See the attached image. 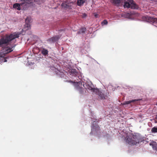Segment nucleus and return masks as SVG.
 I'll return each instance as SVG.
<instances>
[{"instance_id": "nucleus-1", "label": "nucleus", "mask_w": 157, "mask_h": 157, "mask_svg": "<svg viewBox=\"0 0 157 157\" xmlns=\"http://www.w3.org/2000/svg\"><path fill=\"white\" fill-rule=\"evenodd\" d=\"M21 34V33L20 32L13 33L10 35H6L0 39V47L3 49L0 52V63L7 61V57L6 58L5 57L6 55L12 52L13 50V48L15 47V46L9 47L8 45L11 43L13 40L19 37Z\"/></svg>"}, {"instance_id": "nucleus-2", "label": "nucleus", "mask_w": 157, "mask_h": 157, "mask_svg": "<svg viewBox=\"0 0 157 157\" xmlns=\"http://www.w3.org/2000/svg\"><path fill=\"white\" fill-rule=\"evenodd\" d=\"M68 81L72 83L75 88L81 94H83L84 93L83 87L86 89L88 92H91L93 93V92H97L98 90V88H94V86L89 80L84 82L81 80L75 82L71 80Z\"/></svg>"}, {"instance_id": "nucleus-3", "label": "nucleus", "mask_w": 157, "mask_h": 157, "mask_svg": "<svg viewBox=\"0 0 157 157\" xmlns=\"http://www.w3.org/2000/svg\"><path fill=\"white\" fill-rule=\"evenodd\" d=\"M125 140L126 142L129 144L138 145H142L146 140L142 138L141 135L138 133L133 134L130 133L127 135Z\"/></svg>"}, {"instance_id": "nucleus-4", "label": "nucleus", "mask_w": 157, "mask_h": 157, "mask_svg": "<svg viewBox=\"0 0 157 157\" xmlns=\"http://www.w3.org/2000/svg\"><path fill=\"white\" fill-rule=\"evenodd\" d=\"M91 114L92 117L90 118L93 122L91 125V132L90 134L94 135L99 138L101 137L104 135L103 132L101 130L100 127L98 125V121L96 118V117L94 115L93 113L91 112Z\"/></svg>"}, {"instance_id": "nucleus-5", "label": "nucleus", "mask_w": 157, "mask_h": 157, "mask_svg": "<svg viewBox=\"0 0 157 157\" xmlns=\"http://www.w3.org/2000/svg\"><path fill=\"white\" fill-rule=\"evenodd\" d=\"M124 8H130L132 9L138 10L139 8V6L134 2L133 0H127L125 1L124 5Z\"/></svg>"}, {"instance_id": "nucleus-6", "label": "nucleus", "mask_w": 157, "mask_h": 157, "mask_svg": "<svg viewBox=\"0 0 157 157\" xmlns=\"http://www.w3.org/2000/svg\"><path fill=\"white\" fill-rule=\"evenodd\" d=\"M69 76L70 78L73 79H75L73 81L74 82H76L75 81L76 80H78L80 79L79 74L76 69H71L70 70L69 72Z\"/></svg>"}, {"instance_id": "nucleus-7", "label": "nucleus", "mask_w": 157, "mask_h": 157, "mask_svg": "<svg viewBox=\"0 0 157 157\" xmlns=\"http://www.w3.org/2000/svg\"><path fill=\"white\" fill-rule=\"evenodd\" d=\"M98 95V98L101 100L107 99L108 98V94L107 91L103 90H99L98 89L97 92H93Z\"/></svg>"}, {"instance_id": "nucleus-8", "label": "nucleus", "mask_w": 157, "mask_h": 157, "mask_svg": "<svg viewBox=\"0 0 157 157\" xmlns=\"http://www.w3.org/2000/svg\"><path fill=\"white\" fill-rule=\"evenodd\" d=\"M142 19L144 21L152 24L156 26L155 25L157 24V18L146 16H143Z\"/></svg>"}, {"instance_id": "nucleus-9", "label": "nucleus", "mask_w": 157, "mask_h": 157, "mask_svg": "<svg viewBox=\"0 0 157 157\" xmlns=\"http://www.w3.org/2000/svg\"><path fill=\"white\" fill-rule=\"evenodd\" d=\"M60 36L59 35H57L53 36V37L48 38L46 40L47 43L49 44H52L57 42L60 39Z\"/></svg>"}, {"instance_id": "nucleus-10", "label": "nucleus", "mask_w": 157, "mask_h": 157, "mask_svg": "<svg viewBox=\"0 0 157 157\" xmlns=\"http://www.w3.org/2000/svg\"><path fill=\"white\" fill-rule=\"evenodd\" d=\"M50 69L51 70L55 72L57 76L60 77L61 78L64 77L65 75L64 73L63 72L60 71L59 70L55 67L53 66H51Z\"/></svg>"}, {"instance_id": "nucleus-11", "label": "nucleus", "mask_w": 157, "mask_h": 157, "mask_svg": "<svg viewBox=\"0 0 157 157\" xmlns=\"http://www.w3.org/2000/svg\"><path fill=\"white\" fill-rule=\"evenodd\" d=\"M24 1L23 2L21 3L20 4L18 3H15L13 5V8L17 10H21V6H23V9L24 10H27L29 8H27L26 9H24L25 4L26 0H23L22 1Z\"/></svg>"}, {"instance_id": "nucleus-12", "label": "nucleus", "mask_w": 157, "mask_h": 157, "mask_svg": "<svg viewBox=\"0 0 157 157\" xmlns=\"http://www.w3.org/2000/svg\"><path fill=\"white\" fill-rule=\"evenodd\" d=\"M61 6L64 10H70L72 9L71 3H68L66 1L62 3Z\"/></svg>"}, {"instance_id": "nucleus-13", "label": "nucleus", "mask_w": 157, "mask_h": 157, "mask_svg": "<svg viewBox=\"0 0 157 157\" xmlns=\"http://www.w3.org/2000/svg\"><path fill=\"white\" fill-rule=\"evenodd\" d=\"M30 19L29 17H27L25 20V24L24 25V29L25 31H26L30 29Z\"/></svg>"}, {"instance_id": "nucleus-14", "label": "nucleus", "mask_w": 157, "mask_h": 157, "mask_svg": "<svg viewBox=\"0 0 157 157\" xmlns=\"http://www.w3.org/2000/svg\"><path fill=\"white\" fill-rule=\"evenodd\" d=\"M139 100V99H132L131 100L128 101H124L123 103H121V104L122 105H126L130 104V105H131V103H134L135 101H138Z\"/></svg>"}, {"instance_id": "nucleus-15", "label": "nucleus", "mask_w": 157, "mask_h": 157, "mask_svg": "<svg viewBox=\"0 0 157 157\" xmlns=\"http://www.w3.org/2000/svg\"><path fill=\"white\" fill-rule=\"evenodd\" d=\"M41 53L45 57L48 56V50L44 48H41Z\"/></svg>"}, {"instance_id": "nucleus-16", "label": "nucleus", "mask_w": 157, "mask_h": 157, "mask_svg": "<svg viewBox=\"0 0 157 157\" xmlns=\"http://www.w3.org/2000/svg\"><path fill=\"white\" fill-rule=\"evenodd\" d=\"M86 0H77V4L78 6H81L83 5L85 2Z\"/></svg>"}, {"instance_id": "nucleus-17", "label": "nucleus", "mask_w": 157, "mask_h": 157, "mask_svg": "<svg viewBox=\"0 0 157 157\" xmlns=\"http://www.w3.org/2000/svg\"><path fill=\"white\" fill-rule=\"evenodd\" d=\"M150 145L152 146L153 150L157 151V144L155 142L150 143Z\"/></svg>"}, {"instance_id": "nucleus-18", "label": "nucleus", "mask_w": 157, "mask_h": 157, "mask_svg": "<svg viewBox=\"0 0 157 157\" xmlns=\"http://www.w3.org/2000/svg\"><path fill=\"white\" fill-rule=\"evenodd\" d=\"M86 30V28L84 27L82 28L79 31H78L77 33L79 34H84L85 33Z\"/></svg>"}, {"instance_id": "nucleus-19", "label": "nucleus", "mask_w": 157, "mask_h": 157, "mask_svg": "<svg viewBox=\"0 0 157 157\" xmlns=\"http://www.w3.org/2000/svg\"><path fill=\"white\" fill-rule=\"evenodd\" d=\"M151 132L152 133H157V126H154L152 128Z\"/></svg>"}, {"instance_id": "nucleus-20", "label": "nucleus", "mask_w": 157, "mask_h": 157, "mask_svg": "<svg viewBox=\"0 0 157 157\" xmlns=\"http://www.w3.org/2000/svg\"><path fill=\"white\" fill-rule=\"evenodd\" d=\"M108 22L107 20H104L101 22V24L102 26H104L105 25H107L108 24Z\"/></svg>"}, {"instance_id": "nucleus-21", "label": "nucleus", "mask_w": 157, "mask_h": 157, "mask_svg": "<svg viewBox=\"0 0 157 157\" xmlns=\"http://www.w3.org/2000/svg\"><path fill=\"white\" fill-rule=\"evenodd\" d=\"M121 0H113V3L115 4H119L120 3Z\"/></svg>"}, {"instance_id": "nucleus-22", "label": "nucleus", "mask_w": 157, "mask_h": 157, "mask_svg": "<svg viewBox=\"0 0 157 157\" xmlns=\"http://www.w3.org/2000/svg\"><path fill=\"white\" fill-rule=\"evenodd\" d=\"M125 17L126 18H128L129 19H131V18L130 17V15L129 13H126L125 14Z\"/></svg>"}, {"instance_id": "nucleus-23", "label": "nucleus", "mask_w": 157, "mask_h": 157, "mask_svg": "<svg viewBox=\"0 0 157 157\" xmlns=\"http://www.w3.org/2000/svg\"><path fill=\"white\" fill-rule=\"evenodd\" d=\"M87 16V14L85 13H83L82 15V17L83 18H85Z\"/></svg>"}, {"instance_id": "nucleus-24", "label": "nucleus", "mask_w": 157, "mask_h": 157, "mask_svg": "<svg viewBox=\"0 0 157 157\" xmlns=\"http://www.w3.org/2000/svg\"><path fill=\"white\" fill-rule=\"evenodd\" d=\"M94 16L95 17L97 18L98 17V14L96 13H94Z\"/></svg>"}, {"instance_id": "nucleus-25", "label": "nucleus", "mask_w": 157, "mask_h": 157, "mask_svg": "<svg viewBox=\"0 0 157 157\" xmlns=\"http://www.w3.org/2000/svg\"><path fill=\"white\" fill-rule=\"evenodd\" d=\"M34 64V63H32V62H30V63H29V65H30L31 64H32V65H33Z\"/></svg>"}, {"instance_id": "nucleus-26", "label": "nucleus", "mask_w": 157, "mask_h": 157, "mask_svg": "<svg viewBox=\"0 0 157 157\" xmlns=\"http://www.w3.org/2000/svg\"><path fill=\"white\" fill-rule=\"evenodd\" d=\"M94 60L95 61V62H96V63H97L98 64H99L95 60Z\"/></svg>"}, {"instance_id": "nucleus-27", "label": "nucleus", "mask_w": 157, "mask_h": 157, "mask_svg": "<svg viewBox=\"0 0 157 157\" xmlns=\"http://www.w3.org/2000/svg\"><path fill=\"white\" fill-rule=\"evenodd\" d=\"M156 119L157 120V116L156 117Z\"/></svg>"}]
</instances>
